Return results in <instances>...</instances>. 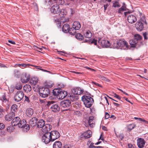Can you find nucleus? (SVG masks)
Segmentation results:
<instances>
[{
  "label": "nucleus",
  "mask_w": 148,
  "mask_h": 148,
  "mask_svg": "<svg viewBox=\"0 0 148 148\" xmlns=\"http://www.w3.org/2000/svg\"><path fill=\"white\" fill-rule=\"evenodd\" d=\"M45 124V121L43 119H41L38 122L37 124V126L38 128H42Z\"/></svg>",
  "instance_id": "b1692460"
},
{
  "label": "nucleus",
  "mask_w": 148,
  "mask_h": 148,
  "mask_svg": "<svg viewBox=\"0 0 148 148\" xmlns=\"http://www.w3.org/2000/svg\"><path fill=\"white\" fill-rule=\"evenodd\" d=\"M72 27L76 30H78L80 29L81 26L80 23L79 22L75 21L73 23Z\"/></svg>",
  "instance_id": "5701e85b"
},
{
  "label": "nucleus",
  "mask_w": 148,
  "mask_h": 148,
  "mask_svg": "<svg viewBox=\"0 0 148 148\" xmlns=\"http://www.w3.org/2000/svg\"><path fill=\"white\" fill-rule=\"evenodd\" d=\"M30 76L29 75L25 73L23 74L21 78V81L23 83H26L29 81Z\"/></svg>",
  "instance_id": "ddd939ff"
},
{
  "label": "nucleus",
  "mask_w": 148,
  "mask_h": 148,
  "mask_svg": "<svg viewBox=\"0 0 148 148\" xmlns=\"http://www.w3.org/2000/svg\"><path fill=\"white\" fill-rule=\"evenodd\" d=\"M76 29L73 27L71 28H69L68 32L71 35H75L76 33Z\"/></svg>",
  "instance_id": "2f4dec72"
},
{
  "label": "nucleus",
  "mask_w": 148,
  "mask_h": 148,
  "mask_svg": "<svg viewBox=\"0 0 148 148\" xmlns=\"http://www.w3.org/2000/svg\"><path fill=\"white\" fill-rule=\"evenodd\" d=\"M71 72L72 73H75L77 75L82 74V73L78 72L75 71H71Z\"/></svg>",
  "instance_id": "e2e57ef3"
},
{
  "label": "nucleus",
  "mask_w": 148,
  "mask_h": 148,
  "mask_svg": "<svg viewBox=\"0 0 148 148\" xmlns=\"http://www.w3.org/2000/svg\"><path fill=\"white\" fill-rule=\"evenodd\" d=\"M113 94V96L114 97H115L119 99H121V97H120V96H119V95H117L115 93H114Z\"/></svg>",
  "instance_id": "09e8293b"
},
{
  "label": "nucleus",
  "mask_w": 148,
  "mask_h": 148,
  "mask_svg": "<svg viewBox=\"0 0 148 148\" xmlns=\"http://www.w3.org/2000/svg\"><path fill=\"white\" fill-rule=\"evenodd\" d=\"M14 74L15 77L17 78H19L20 76V73L19 71L15 70L14 72Z\"/></svg>",
  "instance_id": "72a5a7b5"
},
{
  "label": "nucleus",
  "mask_w": 148,
  "mask_h": 148,
  "mask_svg": "<svg viewBox=\"0 0 148 148\" xmlns=\"http://www.w3.org/2000/svg\"><path fill=\"white\" fill-rule=\"evenodd\" d=\"M62 145L61 143L59 141H56L54 142L53 145V148H61Z\"/></svg>",
  "instance_id": "393cba45"
},
{
  "label": "nucleus",
  "mask_w": 148,
  "mask_h": 148,
  "mask_svg": "<svg viewBox=\"0 0 148 148\" xmlns=\"http://www.w3.org/2000/svg\"><path fill=\"white\" fill-rule=\"evenodd\" d=\"M46 3H47L49 5L51 4V0H45Z\"/></svg>",
  "instance_id": "0e129e2a"
},
{
  "label": "nucleus",
  "mask_w": 148,
  "mask_h": 148,
  "mask_svg": "<svg viewBox=\"0 0 148 148\" xmlns=\"http://www.w3.org/2000/svg\"><path fill=\"white\" fill-rule=\"evenodd\" d=\"M38 79L36 77H33L31 78L30 80V83L31 84L35 85L38 82Z\"/></svg>",
  "instance_id": "c85d7f7f"
},
{
  "label": "nucleus",
  "mask_w": 148,
  "mask_h": 148,
  "mask_svg": "<svg viewBox=\"0 0 148 148\" xmlns=\"http://www.w3.org/2000/svg\"><path fill=\"white\" fill-rule=\"evenodd\" d=\"M147 33L146 32H145L143 34V36L144 37V38L145 39H147L148 38L147 37Z\"/></svg>",
  "instance_id": "680f3d73"
},
{
  "label": "nucleus",
  "mask_w": 148,
  "mask_h": 148,
  "mask_svg": "<svg viewBox=\"0 0 148 148\" xmlns=\"http://www.w3.org/2000/svg\"><path fill=\"white\" fill-rule=\"evenodd\" d=\"M136 27L138 31H141L144 28L143 23L141 21L137 22L136 24Z\"/></svg>",
  "instance_id": "f3484780"
},
{
  "label": "nucleus",
  "mask_w": 148,
  "mask_h": 148,
  "mask_svg": "<svg viewBox=\"0 0 148 148\" xmlns=\"http://www.w3.org/2000/svg\"><path fill=\"white\" fill-rule=\"evenodd\" d=\"M127 20L130 23L132 24L135 23L137 21L136 16L133 14H129L127 16Z\"/></svg>",
  "instance_id": "2eb2a0df"
},
{
  "label": "nucleus",
  "mask_w": 148,
  "mask_h": 148,
  "mask_svg": "<svg viewBox=\"0 0 148 148\" xmlns=\"http://www.w3.org/2000/svg\"><path fill=\"white\" fill-rule=\"evenodd\" d=\"M125 5V3H123V5L120 8H121L122 9L124 10H126V7Z\"/></svg>",
  "instance_id": "052dcab7"
},
{
  "label": "nucleus",
  "mask_w": 148,
  "mask_h": 148,
  "mask_svg": "<svg viewBox=\"0 0 148 148\" xmlns=\"http://www.w3.org/2000/svg\"><path fill=\"white\" fill-rule=\"evenodd\" d=\"M34 111L31 108H28L26 112V114L28 116H32L33 114Z\"/></svg>",
  "instance_id": "cd10ccee"
},
{
  "label": "nucleus",
  "mask_w": 148,
  "mask_h": 148,
  "mask_svg": "<svg viewBox=\"0 0 148 148\" xmlns=\"http://www.w3.org/2000/svg\"><path fill=\"white\" fill-rule=\"evenodd\" d=\"M45 106L47 108L51 109L53 112H58L60 110L59 106L56 104L55 102L54 101H48Z\"/></svg>",
  "instance_id": "7ed1b4c3"
},
{
  "label": "nucleus",
  "mask_w": 148,
  "mask_h": 148,
  "mask_svg": "<svg viewBox=\"0 0 148 148\" xmlns=\"http://www.w3.org/2000/svg\"><path fill=\"white\" fill-rule=\"evenodd\" d=\"M3 112V110L2 108H0V118L2 117L3 116L2 112Z\"/></svg>",
  "instance_id": "603ef678"
},
{
  "label": "nucleus",
  "mask_w": 148,
  "mask_h": 148,
  "mask_svg": "<svg viewBox=\"0 0 148 148\" xmlns=\"http://www.w3.org/2000/svg\"><path fill=\"white\" fill-rule=\"evenodd\" d=\"M92 132L90 130H88L84 132L82 135V138L84 137L85 138H90L92 135Z\"/></svg>",
  "instance_id": "6ab92c4d"
},
{
  "label": "nucleus",
  "mask_w": 148,
  "mask_h": 148,
  "mask_svg": "<svg viewBox=\"0 0 148 148\" xmlns=\"http://www.w3.org/2000/svg\"><path fill=\"white\" fill-rule=\"evenodd\" d=\"M14 116V112H11L5 116V119L6 121H10L12 119Z\"/></svg>",
  "instance_id": "aec40b11"
},
{
  "label": "nucleus",
  "mask_w": 148,
  "mask_h": 148,
  "mask_svg": "<svg viewBox=\"0 0 148 148\" xmlns=\"http://www.w3.org/2000/svg\"><path fill=\"white\" fill-rule=\"evenodd\" d=\"M24 95V93L23 91H18L14 96L15 100L17 102L20 101L23 99Z\"/></svg>",
  "instance_id": "9d476101"
},
{
  "label": "nucleus",
  "mask_w": 148,
  "mask_h": 148,
  "mask_svg": "<svg viewBox=\"0 0 148 148\" xmlns=\"http://www.w3.org/2000/svg\"><path fill=\"white\" fill-rule=\"evenodd\" d=\"M72 92L74 95H80L84 92V90L79 87H76L73 88Z\"/></svg>",
  "instance_id": "f8f14e48"
},
{
  "label": "nucleus",
  "mask_w": 148,
  "mask_h": 148,
  "mask_svg": "<svg viewBox=\"0 0 148 148\" xmlns=\"http://www.w3.org/2000/svg\"><path fill=\"white\" fill-rule=\"evenodd\" d=\"M121 6V5L117 1H115L113 3L112 7L114 8H118Z\"/></svg>",
  "instance_id": "ea45409f"
},
{
  "label": "nucleus",
  "mask_w": 148,
  "mask_h": 148,
  "mask_svg": "<svg viewBox=\"0 0 148 148\" xmlns=\"http://www.w3.org/2000/svg\"><path fill=\"white\" fill-rule=\"evenodd\" d=\"M23 90L24 91L27 92H30L31 90V86L29 84H26L23 87Z\"/></svg>",
  "instance_id": "bb28decb"
},
{
  "label": "nucleus",
  "mask_w": 148,
  "mask_h": 148,
  "mask_svg": "<svg viewBox=\"0 0 148 148\" xmlns=\"http://www.w3.org/2000/svg\"><path fill=\"white\" fill-rule=\"evenodd\" d=\"M37 119L35 117L32 118L29 121V124L32 127L35 126L37 124Z\"/></svg>",
  "instance_id": "4be33fe9"
},
{
  "label": "nucleus",
  "mask_w": 148,
  "mask_h": 148,
  "mask_svg": "<svg viewBox=\"0 0 148 148\" xmlns=\"http://www.w3.org/2000/svg\"><path fill=\"white\" fill-rule=\"evenodd\" d=\"M110 4H109L108 3H106L104 5L103 7L104 8L105 11L107 9L109 5Z\"/></svg>",
  "instance_id": "bf43d9fd"
},
{
  "label": "nucleus",
  "mask_w": 148,
  "mask_h": 148,
  "mask_svg": "<svg viewBox=\"0 0 148 148\" xmlns=\"http://www.w3.org/2000/svg\"><path fill=\"white\" fill-rule=\"evenodd\" d=\"M137 143L138 147L140 148H142L144 147L145 142L143 139L140 138L138 139Z\"/></svg>",
  "instance_id": "a211bd4d"
},
{
  "label": "nucleus",
  "mask_w": 148,
  "mask_h": 148,
  "mask_svg": "<svg viewBox=\"0 0 148 148\" xmlns=\"http://www.w3.org/2000/svg\"><path fill=\"white\" fill-rule=\"evenodd\" d=\"M52 127L49 124H45L43 127L42 128V131L43 132L45 133L49 132H48L50 131Z\"/></svg>",
  "instance_id": "dca6fc26"
},
{
  "label": "nucleus",
  "mask_w": 148,
  "mask_h": 148,
  "mask_svg": "<svg viewBox=\"0 0 148 148\" xmlns=\"http://www.w3.org/2000/svg\"><path fill=\"white\" fill-rule=\"evenodd\" d=\"M125 11L124 10L122 9L121 8H120L119 9L118 12L119 13L122 14L123 11Z\"/></svg>",
  "instance_id": "864d4df0"
},
{
  "label": "nucleus",
  "mask_w": 148,
  "mask_h": 148,
  "mask_svg": "<svg viewBox=\"0 0 148 148\" xmlns=\"http://www.w3.org/2000/svg\"><path fill=\"white\" fill-rule=\"evenodd\" d=\"M59 15L61 18H63L64 16V15L66 14V12H65V10L62 9L60 10L59 12Z\"/></svg>",
  "instance_id": "f704fd0d"
},
{
  "label": "nucleus",
  "mask_w": 148,
  "mask_h": 148,
  "mask_svg": "<svg viewBox=\"0 0 148 148\" xmlns=\"http://www.w3.org/2000/svg\"><path fill=\"white\" fill-rule=\"evenodd\" d=\"M98 43L101 47L103 48L109 47L110 45V43L109 41L105 40H101V39H99Z\"/></svg>",
  "instance_id": "9b49d317"
},
{
  "label": "nucleus",
  "mask_w": 148,
  "mask_h": 148,
  "mask_svg": "<svg viewBox=\"0 0 148 148\" xmlns=\"http://www.w3.org/2000/svg\"><path fill=\"white\" fill-rule=\"evenodd\" d=\"M25 101H27L28 103L30 102V101L29 99V97L26 96H25Z\"/></svg>",
  "instance_id": "13d9d810"
},
{
  "label": "nucleus",
  "mask_w": 148,
  "mask_h": 148,
  "mask_svg": "<svg viewBox=\"0 0 148 148\" xmlns=\"http://www.w3.org/2000/svg\"><path fill=\"white\" fill-rule=\"evenodd\" d=\"M142 37L140 35L136 34L134 36V38L130 41V43L132 45V47L138 48L142 44Z\"/></svg>",
  "instance_id": "f257e3e1"
},
{
  "label": "nucleus",
  "mask_w": 148,
  "mask_h": 148,
  "mask_svg": "<svg viewBox=\"0 0 148 148\" xmlns=\"http://www.w3.org/2000/svg\"><path fill=\"white\" fill-rule=\"evenodd\" d=\"M70 28L69 25L68 24H66L64 25L62 29V31L65 33H66L68 32Z\"/></svg>",
  "instance_id": "a878e982"
},
{
  "label": "nucleus",
  "mask_w": 148,
  "mask_h": 148,
  "mask_svg": "<svg viewBox=\"0 0 148 148\" xmlns=\"http://www.w3.org/2000/svg\"><path fill=\"white\" fill-rule=\"evenodd\" d=\"M82 101L87 108H90L91 106L94 101L93 99L89 96L84 95L82 97Z\"/></svg>",
  "instance_id": "20e7f679"
},
{
  "label": "nucleus",
  "mask_w": 148,
  "mask_h": 148,
  "mask_svg": "<svg viewBox=\"0 0 148 148\" xmlns=\"http://www.w3.org/2000/svg\"><path fill=\"white\" fill-rule=\"evenodd\" d=\"M53 94L54 96H56L59 99H62L65 98L67 95L66 91L62 90L60 88H55L53 90Z\"/></svg>",
  "instance_id": "f03ea898"
},
{
  "label": "nucleus",
  "mask_w": 148,
  "mask_h": 148,
  "mask_svg": "<svg viewBox=\"0 0 148 148\" xmlns=\"http://www.w3.org/2000/svg\"><path fill=\"white\" fill-rule=\"evenodd\" d=\"M110 117V115L107 112H106L105 115V118L106 119H108Z\"/></svg>",
  "instance_id": "4d7b16f0"
},
{
  "label": "nucleus",
  "mask_w": 148,
  "mask_h": 148,
  "mask_svg": "<svg viewBox=\"0 0 148 148\" xmlns=\"http://www.w3.org/2000/svg\"><path fill=\"white\" fill-rule=\"evenodd\" d=\"M76 38L79 40H82L84 39V37L81 34L78 33L75 35Z\"/></svg>",
  "instance_id": "c9c22d12"
},
{
  "label": "nucleus",
  "mask_w": 148,
  "mask_h": 148,
  "mask_svg": "<svg viewBox=\"0 0 148 148\" xmlns=\"http://www.w3.org/2000/svg\"><path fill=\"white\" fill-rule=\"evenodd\" d=\"M50 135L51 138V141L53 142L58 138L60 135L59 132L56 131H53L50 132Z\"/></svg>",
  "instance_id": "6e6552de"
},
{
  "label": "nucleus",
  "mask_w": 148,
  "mask_h": 148,
  "mask_svg": "<svg viewBox=\"0 0 148 148\" xmlns=\"http://www.w3.org/2000/svg\"><path fill=\"white\" fill-rule=\"evenodd\" d=\"M92 33L89 30L86 31L84 34V36L87 38H90L92 36Z\"/></svg>",
  "instance_id": "7c9ffc66"
},
{
  "label": "nucleus",
  "mask_w": 148,
  "mask_h": 148,
  "mask_svg": "<svg viewBox=\"0 0 148 148\" xmlns=\"http://www.w3.org/2000/svg\"><path fill=\"white\" fill-rule=\"evenodd\" d=\"M116 44L117 45L116 47L117 49H126L128 47V43L125 40H119Z\"/></svg>",
  "instance_id": "423d86ee"
},
{
  "label": "nucleus",
  "mask_w": 148,
  "mask_h": 148,
  "mask_svg": "<svg viewBox=\"0 0 148 148\" xmlns=\"http://www.w3.org/2000/svg\"><path fill=\"white\" fill-rule=\"evenodd\" d=\"M20 118L18 117H16L12 121L11 123L12 125L15 126L18 125L20 121Z\"/></svg>",
  "instance_id": "412c9836"
},
{
  "label": "nucleus",
  "mask_w": 148,
  "mask_h": 148,
  "mask_svg": "<svg viewBox=\"0 0 148 148\" xmlns=\"http://www.w3.org/2000/svg\"><path fill=\"white\" fill-rule=\"evenodd\" d=\"M26 124V122L24 120H23L22 121L20 120L19 123L18 125L19 128H22Z\"/></svg>",
  "instance_id": "c756f323"
},
{
  "label": "nucleus",
  "mask_w": 148,
  "mask_h": 148,
  "mask_svg": "<svg viewBox=\"0 0 148 148\" xmlns=\"http://www.w3.org/2000/svg\"><path fill=\"white\" fill-rule=\"evenodd\" d=\"M71 102L69 100H64L60 102V105L61 108H63L64 109V110H67L68 108H69L71 106Z\"/></svg>",
  "instance_id": "0eeeda50"
},
{
  "label": "nucleus",
  "mask_w": 148,
  "mask_h": 148,
  "mask_svg": "<svg viewBox=\"0 0 148 148\" xmlns=\"http://www.w3.org/2000/svg\"><path fill=\"white\" fill-rule=\"evenodd\" d=\"M11 125L8 126L6 128V130L8 132L11 133L12 132L14 129V128L13 126Z\"/></svg>",
  "instance_id": "4c0bfd02"
},
{
  "label": "nucleus",
  "mask_w": 148,
  "mask_h": 148,
  "mask_svg": "<svg viewBox=\"0 0 148 148\" xmlns=\"http://www.w3.org/2000/svg\"><path fill=\"white\" fill-rule=\"evenodd\" d=\"M22 86L20 83L17 84L15 87L18 90L21 89L22 88Z\"/></svg>",
  "instance_id": "37998d69"
},
{
  "label": "nucleus",
  "mask_w": 148,
  "mask_h": 148,
  "mask_svg": "<svg viewBox=\"0 0 148 148\" xmlns=\"http://www.w3.org/2000/svg\"><path fill=\"white\" fill-rule=\"evenodd\" d=\"M140 21H142L141 22H142V23H145L146 24H147V23H146V20L145 18V17L144 16H142V17H140Z\"/></svg>",
  "instance_id": "c03bdc74"
},
{
  "label": "nucleus",
  "mask_w": 148,
  "mask_h": 148,
  "mask_svg": "<svg viewBox=\"0 0 148 148\" xmlns=\"http://www.w3.org/2000/svg\"><path fill=\"white\" fill-rule=\"evenodd\" d=\"M17 110V106L15 104H13L11 107V110L12 112H16Z\"/></svg>",
  "instance_id": "e433bc0d"
},
{
  "label": "nucleus",
  "mask_w": 148,
  "mask_h": 148,
  "mask_svg": "<svg viewBox=\"0 0 148 148\" xmlns=\"http://www.w3.org/2000/svg\"><path fill=\"white\" fill-rule=\"evenodd\" d=\"M135 125L134 123L129 124L127 126L128 129L130 131H131L135 127Z\"/></svg>",
  "instance_id": "a19ab883"
},
{
  "label": "nucleus",
  "mask_w": 148,
  "mask_h": 148,
  "mask_svg": "<svg viewBox=\"0 0 148 148\" xmlns=\"http://www.w3.org/2000/svg\"><path fill=\"white\" fill-rule=\"evenodd\" d=\"M39 92L40 96L45 98L47 97L50 93L49 88L46 87H42L39 89Z\"/></svg>",
  "instance_id": "39448f33"
},
{
  "label": "nucleus",
  "mask_w": 148,
  "mask_h": 148,
  "mask_svg": "<svg viewBox=\"0 0 148 148\" xmlns=\"http://www.w3.org/2000/svg\"><path fill=\"white\" fill-rule=\"evenodd\" d=\"M60 10L59 9V6L56 4L53 5L51 8V12L54 14L59 13Z\"/></svg>",
  "instance_id": "4468645a"
},
{
  "label": "nucleus",
  "mask_w": 148,
  "mask_h": 148,
  "mask_svg": "<svg viewBox=\"0 0 148 148\" xmlns=\"http://www.w3.org/2000/svg\"><path fill=\"white\" fill-rule=\"evenodd\" d=\"M100 147L101 146H95L94 145V143H92L89 146V148H100Z\"/></svg>",
  "instance_id": "a18cd8bd"
},
{
  "label": "nucleus",
  "mask_w": 148,
  "mask_h": 148,
  "mask_svg": "<svg viewBox=\"0 0 148 148\" xmlns=\"http://www.w3.org/2000/svg\"><path fill=\"white\" fill-rule=\"evenodd\" d=\"M99 78L104 81L107 82H109L110 81V80L107 77L101 75H99Z\"/></svg>",
  "instance_id": "58836bf2"
},
{
  "label": "nucleus",
  "mask_w": 148,
  "mask_h": 148,
  "mask_svg": "<svg viewBox=\"0 0 148 148\" xmlns=\"http://www.w3.org/2000/svg\"><path fill=\"white\" fill-rule=\"evenodd\" d=\"M0 99L2 101L6 103L8 101V100L5 97V93H3L2 95L0 97Z\"/></svg>",
  "instance_id": "473e14b6"
},
{
  "label": "nucleus",
  "mask_w": 148,
  "mask_h": 148,
  "mask_svg": "<svg viewBox=\"0 0 148 148\" xmlns=\"http://www.w3.org/2000/svg\"><path fill=\"white\" fill-rule=\"evenodd\" d=\"M23 128L24 129V130L25 129V131H27V130H28L29 129V125L28 124L26 125H25L24 127H23Z\"/></svg>",
  "instance_id": "de8ad7c7"
},
{
  "label": "nucleus",
  "mask_w": 148,
  "mask_h": 148,
  "mask_svg": "<svg viewBox=\"0 0 148 148\" xmlns=\"http://www.w3.org/2000/svg\"><path fill=\"white\" fill-rule=\"evenodd\" d=\"M75 95H71L70 96V99L71 101H73L74 100L75 97Z\"/></svg>",
  "instance_id": "5fc2aeb1"
},
{
  "label": "nucleus",
  "mask_w": 148,
  "mask_h": 148,
  "mask_svg": "<svg viewBox=\"0 0 148 148\" xmlns=\"http://www.w3.org/2000/svg\"><path fill=\"white\" fill-rule=\"evenodd\" d=\"M42 140L46 144H47L51 141L50 132H46L42 137Z\"/></svg>",
  "instance_id": "1a4fd4ad"
},
{
  "label": "nucleus",
  "mask_w": 148,
  "mask_h": 148,
  "mask_svg": "<svg viewBox=\"0 0 148 148\" xmlns=\"http://www.w3.org/2000/svg\"><path fill=\"white\" fill-rule=\"evenodd\" d=\"M93 118L92 117H90L88 120V123H90L93 122Z\"/></svg>",
  "instance_id": "3c124183"
},
{
  "label": "nucleus",
  "mask_w": 148,
  "mask_h": 148,
  "mask_svg": "<svg viewBox=\"0 0 148 148\" xmlns=\"http://www.w3.org/2000/svg\"><path fill=\"white\" fill-rule=\"evenodd\" d=\"M113 103L114 104V105L115 106H116V107H119L120 106V105L118 103H116L114 102H113Z\"/></svg>",
  "instance_id": "338daca9"
},
{
  "label": "nucleus",
  "mask_w": 148,
  "mask_h": 148,
  "mask_svg": "<svg viewBox=\"0 0 148 148\" xmlns=\"http://www.w3.org/2000/svg\"><path fill=\"white\" fill-rule=\"evenodd\" d=\"M5 127V125L3 123H0V130H2Z\"/></svg>",
  "instance_id": "8fccbe9b"
},
{
  "label": "nucleus",
  "mask_w": 148,
  "mask_h": 148,
  "mask_svg": "<svg viewBox=\"0 0 148 148\" xmlns=\"http://www.w3.org/2000/svg\"><path fill=\"white\" fill-rule=\"evenodd\" d=\"M139 120L140 121H142L144 122V123H147V124L148 123V121H146L145 120L143 119H142L141 118H139Z\"/></svg>",
  "instance_id": "6e6d98bb"
},
{
  "label": "nucleus",
  "mask_w": 148,
  "mask_h": 148,
  "mask_svg": "<svg viewBox=\"0 0 148 148\" xmlns=\"http://www.w3.org/2000/svg\"><path fill=\"white\" fill-rule=\"evenodd\" d=\"M16 65L18 66H19V67L22 66V67H26V66H27L29 65L28 64H25V63L21 64H17Z\"/></svg>",
  "instance_id": "49530a36"
},
{
  "label": "nucleus",
  "mask_w": 148,
  "mask_h": 148,
  "mask_svg": "<svg viewBox=\"0 0 148 148\" xmlns=\"http://www.w3.org/2000/svg\"><path fill=\"white\" fill-rule=\"evenodd\" d=\"M102 129L103 130H105V131L107 130V128L106 127H105L104 126H102Z\"/></svg>",
  "instance_id": "69168bd1"
},
{
  "label": "nucleus",
  "mask_w": 148,
  "mask_h": 148,
  "mask_svg": "<svg viewBox=\"0 0 148 148\" xmlns=\"http://www.w3.org/2000/svg\"><path fill=\"white\" fill-rule=\"evenodd\" d=\"M130 13V12L129 11L124 12V14L125 16L126 17Z\"/></svg>",
  "instance_id": "774afa93"
},
{
  "label": "nucleus",
  "mask_w": 148,
  "mask_h": 148,
  "mask_svg": "<svg viewBox=\"0 0 148 148\" xmlns=\"http://www.w3.org/2000/svg\"><path fill=\"white\" fill-rule=\"evenodd\" d=\"M97 40H95V39H93L91 42V43L95 45H97L99 48H101V47L100 46H99V45H97Z\"/></svg>",
  "instance_id": "79ce46f5"
}]
</instances>
